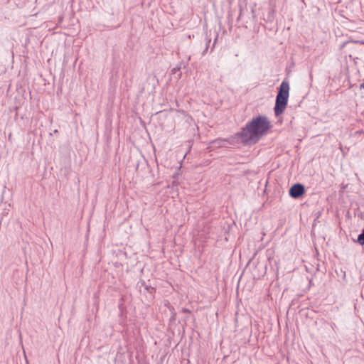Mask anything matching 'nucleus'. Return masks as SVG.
<instances>
[{"label": "nucleus", "mask_w": 364, "mask_h": 364, "mask_svg": "<svg viewBox=\"0 0 364 364\" xmlns=\"http://www.w3.org/2000/svg\"><path fill=\"white\" fill-rule=\"evenodd\" d=\"M360 87L362 89V88H364V82L363 83H360Z\"/></svg>", "instance_id": "39448f33"}, {"label": "nucleus", "mask_w": 364, "mask_h": 364, "mask_svg": "<svg viewBox=\"0 0 364 364\" xmlns=\"http://www.w3.org/2000/svg\"><path fill=\"white\" fill-rule=\"evenodd\" d=\"M289 95V85L287 81L284 80L278 87L274 107V114L277 117L281 115L284 112L288 104Z\"/></svg>", "instance_id": "f03ea898"}, {"label": "nucleus", "mask_w": 364, "mask_h": 364, "mask_svg": "<svg viewBox=\"0 0 364 364\" xmlns=\"http://www.w3.org/2000/svg\"><path fill=\"white\" fill-rule=\"evenodd\" d=\"M357 242L362 246L364 245V228L361 230V232L359 234Z\"/></svg>", "instance_id": "20e7f679"}, {"label": "nucleus", "mask_w": 364, "mask_h": 364, "mask_svg": "<svg viewBox=\"0 0 364 364\" xmlns=\"http://www.w3.org/2000/svg\"><path fill=\"white\" fill-rule=\"evenodd\" d=\"M305 193V187L301 183H295L289 189V196L293 198H299Z\"/></svg>", "instance_id": "7ed1b4c3"}, {"label": "nucleus", "mask_w": 364, "mask_h": 364, "mask_svg": "<svg viewBox=\"0 0 364 364\" xmlns=\"http://www.w3.org/2000/svg\"><path fill=\"white\" fill-rule=\"evenodd\" d=\"M271 127V122L266 116L258 115L253 117L240 132L228 140L215 141V143H218V146H223L225 141H228L230 144L240 141L244 145H253L265 136Z\"/></svg>", "instance_id": "f257e3e1"}, {"label": "nucleus", "mask_w": 364, "mask_h": 364, "mask_svg": "<svg viewBox=\"0 0 364 364\" xmlns=\"http://www.w3.org/2000/svg\"><path fill=\"white\" fill-rule=\"evenodd\" d=\"M183 312H190V311H189V310H188V309H183Z\"/></svg>", "instance_id": "423d86ee"}]
</instances>
